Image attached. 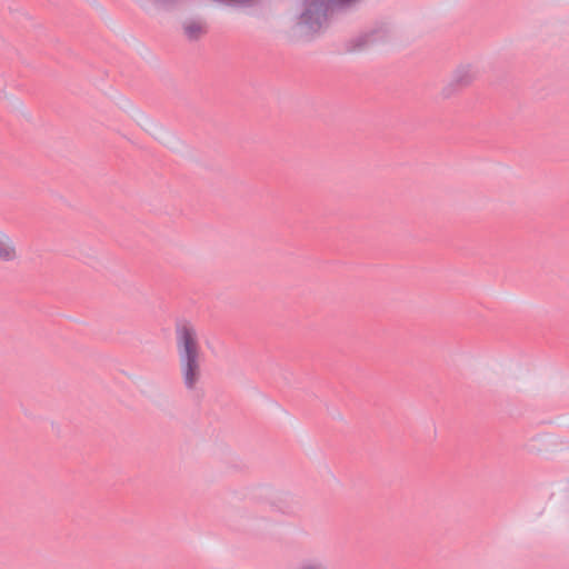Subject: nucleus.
I'll return each mask as SVG.
<instances>
[{"label": "nucleus", "mask_w": 569, "mask_h": 569, "mask_svg": "<svg viewBox=\"0 0 569 569\" xmlns=\"http://www.w3.org/2000/svg\"><path fill=\"white\" fill-rule=\"evenodd\" d=\"M329 1H330L329 2L330 6L326 12V17H325L323 21H321V23L318 28H308V30L313 31V32L320 30L321 27L327 22L328 16H329V13L332 12L335 6H338L339 8H343V9L351 8V7L356 6L357 3H359L361 0H329Z\"/></svg>", "instance_id": "5"}, {"label": "nucleus", "mask_w": 569, "mask_h": 569, "mask_svg": "<svg viewBox=\"0 0 569 569\" xmlns=\"http://www.w3.org/2000/svg\"><path fill=\"white\" fill-rule=\"evenodd\" d=\"M204 32V27L198 21H190L184 24V33L190 40L199 39Z\"/></svg>", "instance_id": "6"}, {"label": "nucleus", "mask_w": 569, "mask_h": 569, "mask_svg": "<svg viewBox=\"0 0 569 569\" xmlns=\"http://www.w3.org/2000/svg\"><path fill=\"white\" fill-rule=\"evenodd\" d=\"M476 76V71L470 66H462L456 70L453 82L459 87H467L475 80Z\"/></svg>", "instance_id": "4"}, {"label": "nucleus", "mask_w": 569, "mask_h": 569, "mask_svg": "<svg viewBox=\"0 0 569 569\" xmlns=\"http://www.w3.org/2000/svg\"><path fill=\"white\" fill-rule=\"evenodd\" d=\"M19 258V251L13 238L0 228V262H13Z\"/></svg>", "instance_id": "2"}, {"label": "nucleus", "mask_w": 569, "mask_h": 569, "mask_svg": "<svg viewBox=\"0 0 569 569\" xmlns=\"http://www.w3.org/2000/svg\"><path fill=\"white\" fill-rule=\"evenodd\" d=\"M176 346L184 387L194 390L201 379L203 352L194 326L187 320L176 323Z\"/></svg>", "instance_id": "1"}, {"label": "nucleus", "mask_w": 569, "mask_h": 569, "mask_svg": "<svg viewBox=\"0 0 569 569\" xmlns=\"http://www.w3.org/2000/svg\"><path fill=\"white\" fill-rule=\"evenodd\" d=\"M379 34L378 31H372L369 33L361 34L353 40H351L348 44V51L349 52H359L369 47L370 44L375 43L377 40V36Z\"/></svg>", "instance_id": "3"}, {"label": "nucleus", "mask_w": 569, "mask_h": 569, "mask_svg": "<svg viewBox=\"0 0 569 569\" xmlns=\"http://www.w3.org/2000/svg\"><path fill=\"white\" fill-rule=\"evenodd\" d=\"M295 569H328L321 561L306 560L299 563Z\"/></svg>", "instance_id": "7"}]
</instances>
